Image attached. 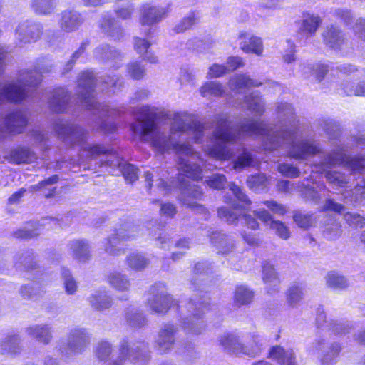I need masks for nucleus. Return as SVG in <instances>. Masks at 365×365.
I'll return each instance as SVG.
<instances>
[{"instance_id":"1","label":"nucleus","mask_w":365,"mask_h":365,"mask_svg":"<svg viewBox=\"0 0 365 365\" xmlns=\"http://www.w3.org/2000/svg\"><path fill=\"white\" fill-rule=\"evenodd\" d=\"M277 113L279 118H285V122L274 129L264 122L253 119H245L240 128H233L226 116H219L212 136L203 146L205 152L216 160L230 159L234 155L230 146L236 144L241 135L263 138L266 150L285 146L289 149V155L296 159H305L320 152L318 143L298 138L294 111L290 104L282 103L277 106Z\"/></svg>"},{"instance_id":"2","label":"nucleus","mask_w":365,"mask_h":365,"mask_svg":"<svg viewBox=\"0 0 365 365\" xmlns=\"http://www.w3.org/2000/svg\"><path fill=\"white\" fill-rule=\"evenodd\" d=\"M154 115L155 112L148 106L137 109L135 122L130 125L134 137L150 143L160 153L174 150L178 155L179 169L183 175L194 180L202 179V170L195 162L199 159L198 154L193 151L188 142L180 144L176 140L189 136L200 143L205 126L195 121L193 116L187 113L178 112L173 114V123L167 135L156 127Z\"/></svg>"},{"instance_id":"3","label":"nucleus","mask_w":365,"mask_h":365,"mask_svg":"<svg viewBox=\"0 0 365 365\" xmlns=\"http://www.w3.org/2000/svg\"><path fill=\"white\" fill-rule=\"evenodd\" d=\"M335 165H340L355 175L356 172H361L365 169V158L356 156L353 158L347 156L342 147H338L329 153L324 161L316 164L312 167V172L325 173L327 180L334 186L343 187L346 185L349 178H346L344 174L337 171H331L328 169Z\"/></svg>"},{"instance_id":"4","label":"nucleus","mask_w":365,"mask_h":365,"mask_svg":"<svg viewBox=\"0 0 365 365\" xmlns=\"http://www.w3.org/2000/svg\"><path fill=\"white\" fill-rule=\"evenodd\" d=\"M96 85L93 74L90 71L81 73L78 79V89L80 90L78 98L82 104L88 109L93 110L94 115H98L100 118L105 116L114 115L115 110L110 109L106 105H101L94 100L92 93L93 86Z\"/></svg>"},{"instance_id":"5","label":"nucleus","mask_w":365,"mask_h":365,"mask_svg":"<svg viewBox=\"0 0 365 365\" xmlns=\"http://www.w3.org/2000/svg\"><path fill=\"white\" fill-rule=\"evenodd\" d=\"M252 341V343L255 344V347L250 350L247 347L243 346L239 338L235 334H223L218 339L220 345L230 352L236 354H245L250 356H255L260 351L263 340L258 335H253Z\"/></svg>"},{"instance_id":"6","label":"nucleus","mask_w":365,"mask_h":365,"mask_svg":"<svg viewBox=\"0 0 365 365\" xmlns=\"http://www.w3.org/2000/svg\"><path fill=\"white\" fill-rule=\"evenodd\" d=\"M90 342V336L85 329L71 330L66 343H62L59 350L66 356L81 354Z\"/></svg>"},{"instance_id":"7","label":"nucleus","mask_w":365,"mask_h":365,"mask_svg":"<svg viewBox=\"0 0 365 365\" xmlns=\"http://www.w3.org/2000/svg\"><path fill=\"white\" fill-rule=\"evenodd\" d=\"M173 302L171 297L167 294L163 284L153 286L150 289L148 304L152 312L155 313H165L171 307Z\"/></svg>"},{"instance_id":"8","label":"nucleus","mask_w":365,"mask_h":365,"mask_svg":"<svg viewBox=\"0 0 365 365\" xmlns=\"http://www.w3.org/2000/svg\"><path fill=\"white\" fill-rule=\"evenodd\" d=\"M41 34V24L28 20L21 22L15 31L16 39L19 46L36 42Z\"/></svg>"},{"instance_id":"9","label":"nucleus","mask_w":365,"mask_h":365,"mask_svg":"<svg viewBox=\"0 0 365 365\" xmlns=\"http://www.w3.org/2000/svg\"><path fill=\"white\" fill-rule=\"evenodd\" d=\"M120 361L125 358L136 365H143L149 359L147 346L141 343L139 345L129 347L127 344H122L120 349Z\"/></svg>"},{"instance_id":"10","label":"nucleus","mask_w":365,"mask_h":365,"mask_svg":"<svg viewBox=\"0 0 365 365\" xmlns=\"http://www.w3.org/2000/svg\"><path fill=\"white\" fill-rule=\"evenodd\" d=\"M240 48L245 53L261 56L263 53V43L261 38L250 33L242 31L238 36Z\"/></svg>"},{"instance_id":"11","label":"nucleus","mask_w":365,"mask_h":365,"mask_svg":"<svg viewBox=\"0 0 365 365\" xmlns=\"http://www.w3.org/2000/svg\"><path fill=\"white\" fill-rule=\"evenodd\" d=\"M140 21L142 25L150 26L160 21L169 12V7L145 5L141 10Z\"/></svg>"},{"instance_id":"12","label":"nucleus","mask_w":365,"mask_h":365,"mask_svg":"<svg viewBox=\"0 0 365 365\" xmlns=\"http://www.w3.org/2000/svg\"><path fill=\"white\" fill-rule=\"evenodd\" d=\"M202 307L204 306L201 303L199 304V307L194 305L192 302L189 303V312H192V316L184 319L183 328L185 330L195 334L201 332V330L203 329V323L200 320V310Z\"/></svg>"},{"instance_id":"13","label":"nucleus","mask_w":365,"mask_h":365,"mask_svg":"<svg viewBox=\"0 0 365 365\" xmlns=\"http://www.w3.org/2000/svg\"><path fill=\"white\" fill-rule=\"evenodd\" d=\"M57 131L59 135L71 144L82 143L86 138L84 130L77 126L62 125Z\"/></svg>"},{"instance_id":"14","label":"nucleus","mask_w":365,"mask_h":365,"mask_svg":"<svg viewBox=\"0 0 365 365\" xmlns=\"http://www.w3.org/2000/svg\"><path fill=\"white\" fill-rule=\"evenodd\" d=\"M322 36L326 46L334 50L341 49L345 43L344 35L336 26L327 27Z\"/></svg>"},{"instance_id":"15","label":"nucleus","mask_w":365,"mask_h":365,"mask_svg":"<svg viewBox=\"0 0 365 365\" xmlns=\"http://www.w3.org/2000/svg\"><path fill=\"white\" fill-rule=\"evenodd\" d=\"M131 236L125 233V230H119L106 240L105 251L110 255H118L123 252V242Z\"/></svg>"},{"instance_id":"16","label":"nucleus","mask_w":365,"mask_h":365,"mask_svg":"<svg viewBox=\"0 0 365 365\" xmlns=\"http://www.w3.org/2000/svg\"><path fill=\"white\" fill-rule=\"evenodd\" d=\"M180 188L182 190V197L180 200L183 204L190 207H195V202H192L190 199H198L202 195V192L198 187L192 185L189 180H184L181 176L179 177Z\"/></svg>"},{"instance_id":"17","label":"nucleus","mask_w":365,"mask_h":365,"mask_svg":"<svg viewBox=\"0 0 365 365\" xmlns=\"http://www.w3.org/2000/svg\"><path fill=\"white\" fill-rule=\"evenodd\" d=\"M26 334L45 344L52 339V327L48 324H34L26 329Z\"/></svg>"},{"instance_id":"18","label":"nucleus","mask_w":365,"mask_h":365,"mask_svg":"<svg viewBox=\"0 0 365 365\" xmlns=\"http://www.w3.org/2000/svg\"><path fill=\"white\" fill-rule=\"evenodd\" d=\"M175 332L176 329L172 324H166L161 329L157 339V345L160 352H165L172 348Z\"/></svg>"},{"instance_id":"19","label":"nucleus","mask_w":365,"mask_h":365,"mask_svg":"<svg viewBox=\"0 0 365 365\" xmlns=\"http://www.w3.org/2000/svg\"><path fill=\"white\" fill-rule=\"evenodd\" d=\"M260 85H262L261 82L244 74L235 75L229 81L230 88L237 93H242L245 88L257 87Z\"/></svg>"},{"instance_id":"20","label":"nucleus","mask_w":365,"mask_h":365,"mask_svg":"<svg viewBox=\"0 0 365 365\" xmlns=\"http://www.w3.org/2000/svg\"><path fill=\"white\" fill-rule=\"evenodd\" d=\"M27 123V118L22 111L11 113L5 119L6 130L9 133H19Z\"/></svg>"},{"instance_id":"21","label":"nucleus","mask_w":365,"mask_h":365,"mask_svg":"<svg viewBox=\"0 0 365 365\" xmlns=\"http://www.w3.org/2000/svg\"><path fill=\"white\" fill-rule=\"evenodd\" d=\"M341 348L339 344H332L331 346H327L324 340H318L313 344L312 351L314 354H319V352L326 351V354L321 358L323 364L329 363L339 353Z\"/></svg>"},{"instance_id":"22","label":"nucleus","mask_w":365,"mask_h":365,"mask_svg":"<svg viewBox=\"0 0 365 365\" xmlns=\"http://www.w3.org/2000/svg\"><path fill=\"white\" fill-rule=\"evenodd\" d=\"M81 23L80 14L72 10H66L61 13L59 21L61 28L65 31L76 30Z\"/></svg>"},{"instance_id":"23","label":"nucleus","mask_w":365,"mask_h":365,"mask_svg":"<svg viewBox=\"0 0 365 365\" xmlns=\"http://www.w3.org/2000/svg\"><path fill=\"white\" fill-rule=\"evenodd\" d=\"M242 107L256 115H262L265 110L264 103L257 92H253L245 97Z\"/></svg>"},{"instance_id":"24","label":"nucleus","mask_w":365,"mask_h":365,"mask_svg":"<svg viewBox=\"0 0 365 365\" xmlns=\"http://www.w3.org/2000/svg\"><path fill=\"white\" fill-rule=\"evenodd\" d=\"M320 24L321 19L317 15L304 13L300 27L301 32L306 38L310 37L315 34Z\"/></svg>"},{"instance_id":"25","label":"nucleus","mask_w":365,"mask_h":365,"mask_svg":"<svg viewBox=\"0 0 365 365\" xmlns=\"http://www.w3.org/2000/svg\"><path fill=\"white\" fill-rule=\"evenodd\" d=\"M151 43L147 40L138 37L134 38V48L143 59L150 63H156L158 57L153 52L148 50Z\"/></svg>"},{"instance_id":"26","label":"nucleus","mask_w":365,"mask_h":365,"mask_svg":"<svg viewBox=\"0 0 365 365\" xmlns=\"http://www.w3.org/2000/svg\"><path fill=\"white\" fill-rule=\"evenodd\" d=\"M269 356L280 365H296L294 353L292 350L284 351L280 346H274L271 349Z\"/></svg>"},{"instance_id":"27","label":"nucleus","mask_w":365,"mask_h":365,"mask_svg":"<svg viewBox=\"0 0 365 365\" xmlns=\"http://www.w3.org/2000/svg\"><path fill=\"white\" fill-rule=\"evenodd\" d=\"M69 99L67 91L63 88H59L54 91L49 101L50 107L55 112H63L66 109V105Z\"/></svg>"},{"instance_id":"28","label":"nucleus","mask_w":365,"mask_h":365,"mask_svg":"<svg viewBox=\"0 0 365 365\" xmlns=\"http://www.w3.org/2000/svg\"><path fill=\"white\" fill-rule=\"evenodd\" d=\"M107 163L110 166H118L125 180L129 183L134 182L138 178V170L131 164L121 163L119 159H115V160L108 159L107 160Z\"/></svg>"},{"instance_id":"29","label":"nucleus","mask_w":365,"mask_h":365,"mask_svg":"<svg viewBox=\"0 0 365 365\" xmlns=\"http://www.w3.org/2000/svg\"><path fill=\"white\" fill-rule=\"evenodd\" d=\"M109 284L118 292H127L130 287V282L125 274L114 272L108 276Z\"/></svg>"},{"instance_id":"30","label":"nucleus","mask_w":365,"mask_h":365,"mask_svg":"<svg viewBox=\"0 0 365 365\" xmlns=\"http://www.w3.org/2000/svg\"><path fill=\"white\" fill-rule=\"evenodd\" d=\"M89 302L93 307L98 310L109 308L112 304V300L103 290L96 291L89 297Z\"/></svg>"},{"instance_id":"31","label":"nucleus","mask_w":365,"mask_h":365,"mask_svg":"<svg viewBox=\"0 0 365 365\" xmlns=\"http://www.w3.org/2000/svg\"><path fill=\"white\" fill-rule=\"evenodd\" d=\"M230 190L235 196V200H231L226 197L225 202L232 205V209L236 210L238 207L245 208L250 205V201L247 197L242 192L241 189L234 183L230 185Z\"/></svg>"},{"instance_id":"32","label":"nucleus","mask_w":365,"mask_h":365,"mask_svg":"<svg viewBox=\"0 0 365 365\" xmlns=\"http://www.w3.org/2000/svg\"><path fill=\"white\" fill-rule=\"evenodd\" d=\"M103 31L114 38H119L122 35V29L118 23L110 16H105L100 22Z\"/></svg>"},{"instance_id":"33","label":"nucleus","mask_w":365,"mask_h":365,"mask_svg":"<svg viewBox=\"0 0 365 365\" xmlns=\"http://www.w3.org/2000/svg\"><path fill=\"white\" fill-rule=\"evenodd\" d=\"M107 150L98 145H91L86 144L83 145L80 154L79 164L82 165L87 160L95 158L102 154L106 153Z\"/></svg>"},{"instance_id":"34","label":"nucleus","mask_w":365,"mask_h":365,"mask_svg":"<svg viewBox=\"0 0 365 365\" xmlns=\"http://www.w3.org/2000/svg\"><path fill=\"white\" fill-rule=\"evenodd\" d=\"M71 249L73 255L79 261H85L89 257V246L88 243L82 240H75L71 243Z\"/></svg>"},{"instance_id":"35","label":"nucleus","mask_w":365,"mask_h":365,"mask_svg":"<svg viewBox=\"0 0 365 365\" xmlns=\"http://www.w3.org/2000/svg\"><path fill=\"white\" fill-rule=\"evenodd\" d=\"M95 55L96 58L104 60H112L115 61V64H113V66H117L119 67V65L118 64V61H120L122 57L120 53H119L118 51H116L114 48H110L108 46L105 45L100 46L97 48L95 51Z\"/></svg>"},{"instance_id":"36","label":"nucleus","mask_w":365,"mask_h":365,"mask_svg":"<svg viewBox=\"0 0 365 365\" xmlns=\"http://www.w3.org/2000/svg\"><path fill=\"white\" fill-rule=\"evenodd\" d=\"M56 5V0H34L31 8L38 14L48 15L54 11Z\"/></svg>"},{"instance_id":"37","label":"nucleus","mask_w":365,"mask_h":365,"mask_svg":"<svg viewBox=\"0 0 365 365\" xmlns=\"http://www.w3.org/2000/svg\"><path fill=\"white\" fill-rule=\"evenodd\" d=\"M200 92L203 97H220L225 93V89L220 83L209 81L201 86Z\"/></svg>"},{"instance_id":"38","label":"nucleus","mask_w":365,"mask_h":365,"mask_svg":"<svg viewBox=\"0 0 365 365\" xmlns=\"http://www.w3.org/2000/svg\"><path fill=\"white\" fill-rule=\"evenodd\" d=\"M253 298V292L249 288L244 285H240L236 287L234 302L237 306L246 305L250 304Z\"/></svg>"},{"instance_id":"39","label":"nucleus","mask_w":365,"mask_h":365,"mask_svg":"<svg viewBox=\"0 0 365 365\" xmlns=\"http://www.w3.org/2000/svg\"><path fill=\"white\" fill-rule=\"evenodd\" d=\"M126 264L130 269L139 271L148 264V260L139 252H132L127 256Z\"/></svg>"},{"instance_id":"40","label":"nucleus","mask_w":365,"mask_h":365,"mask_svg":"<svg viewBox=\"0 0 365 365\" xmlns=\"http://www.w3.org/2000/svg\"><path fill=\"white\" fill-rule=\"evenodd\" d=\"M187 46L190 48H192L199 53H205L210 51L214 46V42L210 38L201 40L198 38H194L187 42Z\"/></svg>"},{"instance_id":"41","label":"nucleus","mask_w":365,"mask_h":365,"mask_svg":"<svg viewBox=\"0 0 365 365\" xmlns=\"http://www.w3.org/2000/svg\"><path fill=\"white\" fill-rule=\"evenodd\" d=\"M262 279L264 283L273 287L279 282L274 267L269 262L264 263L262 266Z\"/></svg>"},{"instance_id":"42","label":"nucleus","mask_w":365,"mask_h":365,"mask_svg":"<svg viewBox=\"0 0 365 365\" xmlns=\"http://www.w3.org/2000/svg\"><path fill=\"white\" fill-rule=\"evenodd\" d=\"M304 295L303 287L299 284L292 285L287 291V300L292 307L297 305Z\"/></svg>"},{"instance_id":"43","label":"nucleus","mask_w":365,"mask_h":365,"mask_svg":"<svg viewBox=\"0 0 365 365\" xmlns=\"http://www.w3.org/2000/svg\"><path fill=\"white\" fill-rule=\"evenodd\" d=\"M326 282L327 286L334 289H342L347 286L346 279L336 272L329 273Z\"/></svg>"},{"instance_id":"44","label":"nucleus","mask_w":365,"mask_h":365,"mask_svg":"<svg viewBox=\"0 0 365 365\" xmlns=\"http://www.w3.org/2000/svg\"><path fill=\"white\" fill-rule=\"evenodd\" d=\"M51 224H56V220L52 218H47L43 220V222L38 225V227L37 229L31 230L29 228L19 230L16 232V236L18 237H23V238H28V237H32L36 235H38L39 234V232H38L41 227H46L48 226L49 227H51Z\"/></svg>"},{"instance_id":"45","label":"nucleus","mask_w":365,"mask_h":365,"mask_svg":"<svg viewBox=\"0 0 365 365\" xmlns=\"http://www.w3.org/2000/svg\"><path fill=\"white\" fill-rule=\"evenodd\" d=\"M19 342L16 336H7L1 343L0 349L3 354H15L18 349Z\"/></svg>"},{"instance_id":"46","label":"nucleus","mask_w":365,"mask_h":365,"mask_svg":"<svg viewBox=\"0 0 365 365\" xmlns=\"http://www.w3.org/2000/svg\"><path fill=\"white\" fill-rule=\"evenodd\" d=\"M13 157L18 164L29 163L36 158L34 153L27 148H21L16 150Z\"/></svg>"},{"instance_id":"47","label":"nucleus","mask_w":365,"mask_h":365,"mask_svg":"<svg viewBox=\"0 0 365 365\" xmlns=\"http://www.w3.org/2000/svg\"><path fill=\"white\" fill-rule=\"evenodd\" d=\"M267 182L268 180L267 177L262 173L252 175L247 180L248 186L255 190L264 189L266 187Z\"/></svg>"},{"instance_id":"48","label":"nucleus","mask_w":365,"mask_h":365,"mask_svg":"<svg viewBox=\"0 0 365 365\" xmlns=\"http://www.w3.org/2000/svg\"><path fill=\"white\" fill-rule=\"evenodd\" d=\"M125 317L133 327H140L145 323V319L142 314L133 308L126 312Z\"/></svg>"},{"instance_id":"49","label":"nucleus","mask_w":365,"mask_h":365,"mask_svg":"<svg viewBox=\"0 0 365 365\" xmlns=\"http://www.w3.org/2000/svg\"><path fill=\"white\" fill-rule=\"evenodd\" d=\"M270 229L282 239L287 240L290 237V232L288 227L279 220L272 221Z\"/></svg>"},{"instance_id":"50","label":"nucleus","mask_w":365,"mask_h":365,"mask_svg":"<svg viewBox=\"0 0 365 365\" xmlns=\"http://www.w3.org/2000/svg\"><path fill=\"white\" fill-rule=\"evenodd\" d=\"M324 187L322 185L317 184L316 187L310 186L309 185H304L302 184L299 190L302 192V195H304L307 198L311 199H317L319 197V191L321 192L322 190H324Z\"/></svg>"},{"instance_id":"51","label":"nucleus","mask_w":365,"mask_h":365,"mask_svg":"<svg viewBox=\"0 0 365 365\" xmlns=\"http://www.w3.org/2000/svg\"><path fill=\"white\" fill-rule=\"evenodd\" d=\"M127 71L130 78L138 80L144 76L145 70L139 63L132 62L128 64Z\"/></svg>"},{"instance_id":"52","label":"nucleus","mask_w":365,"mask_h":365,"mask_svg":"<svg viewBox=\"0 0 365 365\" xmlns=\"http://www.w3.org/2000/svg\"><path fill=\"white\" fill-rule=\"evenodd\" d=\"M206 184L213 189H222L226 182V178L222 174H215L205 179Z\"/></svg>"},{"instance_id":"53","label":"nucleus","mask_w":365,"mask_h":365,"mask_svg":"<svg viewBox=\"0 0 365 365\" xmlns=\"http://www.w3.org/2000/svg\"><path fill=\"white\" fill-rule=\"evenodd\" d=\"M307 71L312 70V75H314L315 76V78L318 81H320L324 78V76L327 73V72L328 71V66L327 64L319 63V64H317L315 66V68L313 69L309 66H302V72H304V73H307Z\"/></svg>"},{"instance_id":"54","label":"nucleus","mask_w":365,"mask_h":365,"mask_svg":"<svg viewBox=\"0 0 365 365\" xmlns=\"http://www.w3.org/2000/svg\"><path fill=\"white\" fill-rule=\"evenodd\" d=\"M252 163V158L250 153L247 152L245 150H243L242 154L238 156L237 160L235 162L233 168L235 170L243 169L246 167L250 166Z\"/></svg>"},{"instance_id":"55","label":"nucleus","mask_w":365,"mask_h":365,"mask_svg":"<svg viewBox=\"0 0 365 365\" xmlns=\"http://www.w3.org/2000/svg\"><path fill=\"white\" fill-rule=\"evenodd\" d=\"M62 276L64 279L66 292L69 294L75 293L77 289V284L76 281L71 276L69 270L63 269Z\"/></svg>"},{"instance_id":"56","label":"nucleus","mask_w":365,"mask_h":365,"mask_svg":"<svg viewBox=\"0 0 365 365\" xmlns=\"http://www.w3.org/2000/svg\"><path fill=\"white\" fill-rule=\"evenodd\" d=\"M218 215L220 218L229 224L235 223L238 219V215L234 210H231L227 207H221L218 210Z\"/></svg>"},{"instance_id":"57","label":"nucleus","mask_w":365,"mask_h":365,"mask_svg":"<svg viewBox=\"0 0 365 365\" xmlns=\"http://www.w3.org/2000/svg\"><path fill=\"white\" fill-rule=\"evenodd\" d=\"M341 226L338 222L327 225L324 230V235L329 240H334L341 235Z\"/></svg>"},{"instance_id":"58","label":"nucleus","mask_w":365,"mask_h":365,"mask_svg":"<svg viewBox=\"0 0 365 365\" xmlns=\"http://www.w3.org/2000/svg\"><path fill=\"white\" fill-rule=\"evenodd\" d=\"M227 72V68L224 65L214 63L208 68L207 77L208 78H217L225 75Z\"/></svg>"},{"instance_id":"59","label":"nucleus","mask_w":365,"mask_h":365,"mask_svg":"<svg viewBox=\"0 0 365 365\" xmlns=\"http://www.w3.org/2000/svg\"><path fill=\"white\" fill-rule=\"evenodd\" d=\"M294 220L297 225L302 228H308L314 222L312 215L299 212L294 215Z\"/></svg>"},{"instance_id":"60","label":"nucleus","mask_w":365,"mask_h":365,"mask_svg":"<svg viewBox=\"0 0 365 365\" xmlns=\"http://www.w3.org/2000/svg\"><path fill=\"white\" fill-rule=\"evenodd\" d=\"M111 352L110 344L107 341L100 342L96 349V356L101 361L105 360Z\"/></svg>"},{"instance_id":"61","label":"nucleus","mask_w":365,"mask_h":365,"mask_svg":"<svg viewBox=\"0 0 365 365\" xmlns=\"http://www.w3.org/2000/svg\"><path fill=\"white\" fill-rule=\"evenodd\" d=\"M344 220L350 225L362 227L365 225V218L358 214L347 212L344 215Z\"/></svg>"},{"instance_id":"62","label":"nucleus","mask_w":365,"mask_h":365,"mask_svg":"<svg viewBox=\"0 0 365 365\" xmlns=\"http://www.w3.org/2000/svg\"><path fill=\"white\" fill-rule=\"evenodd\" d=\"M345 92L349 96L355 95L365 96V81L360 82L355 86H346L345 88Z\"/></svg>"},{"instance_id":"63","label":"nucleus","mask_w":365,"mask_h":365,"mask_svg":"<svg viewBox=\"0 0 365 365\" xmlns=\"http://www.w3.org/2000/svg\"><path fill=\"white\" fill-rule=\"evenodd\" d=\"M278 169L282 174L289 178H297L299 173L297 168L287 163L279 165Z\"/></svg>"},{"instance_id":"64","label":"nucleus","mask_w":365,"mask_h":365,"mask_svg":"<svg viewBox=\"0 0 365 365\" xmlns=\"http://www.w3.org/2000/svg\"><path fill=\"white\" fill-rule=\"evenodd\" d=\"M353 31L359 38L365 41V19H358L353 27Z\"/></svg>"}]
</instances>
